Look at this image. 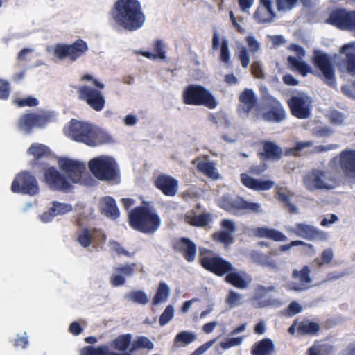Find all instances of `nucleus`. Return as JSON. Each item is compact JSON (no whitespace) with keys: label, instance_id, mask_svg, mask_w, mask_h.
<instances>
[{"label":"nucleus","instance_id":"nucleus-1","mask_svg":"<svg viewBox=\"0 0 355 355\" xmlns=\"http://www.w3.org/2000/svg\"><path fill=\"white\" fill-rule=\"evenodd\" d=\"M110 22L116 28L130 32L144 26L146 16L138 0H116L109 13Z\"/></svg>","mask_w":355,"mask_h":355},{"label":"nucleus","instance_id":"nucleus-2","mask_svg":"<svg viewBox=\"0 0 355 355\" xmlns=\"http://www.w3.org/2000/svg\"><path fill=\"white\" fill-rule=\"evenodd\" d=\"M65 135L75 141L89 147H96L114 142L112 136L94 124L72 119L64 128Z\"/></svg>","mask_w":355,"mask_h":355},{"label":"nucleus","instance_id":"nucleus-3","mask_svg":"<svg viewBox=\"0 0 355 355\" xmlns=\"http://www.w3.org/2000/svg\"><path fill=\"white\" fill-rule=\"evenodd\" d=\"M200 259L202 266L218 275H223L227 272L225 281L230 284L239 288L246 289L252 283L251 276L245 271L236 270L232 264L224 259L216 257L208 252L207 255H203L200 250Z\"/></svg>","mask_w":355,"mask_h":355},{"label":"nucleus","instance_id":"nucleus-4","mask_svg":"<svg viewBox=\"0 0 355 355\" xmlns=\"http://www.w3.org/2000/svg\"><path fill=\"white\" fill-rule=\"evenodd\" d=\"M129 223L136 230L146 234L155 232L161 225V218L154 209L143 206L132 209L128 214Z\"/></svg>","mask_w":355,"mask_h":355},{"label":"nucleus","instance_id":"nucleus-5","mask_svg":"<svg viewBox=\"0 0 355 355\" xmlns=\"http://www.w3.org/2000/svg\"><path fill=\"white\" fill-rule=\"evenodd\" d=\"M88 168L93 175L102 181L116 180L119 170L115 158L110 155H99L88 162Z\"/></svg>","mask_w":355,"mask_h":355},{"label":"nucleus","instance_id":"nucleus-6","mask_svg":"<svg viewBox=\"0 0 355 355\" xmlns=\"http://www.w3.org/2000/svg\"><path fill=\"white\" fill-rule=\"evenodd\" d=\"M302 183L310 191H329L337 185L336 179L331 171L319 168H313L306 173L303 177Z\"/></svg>","mask_w":355,"mask_h":355},{"label":"nucleus","instance_id":"nucleus-7","mask_svg":"<svg viewBox=\"0 0 355 355\" xmlns=\"http://www.w3.org/2000/svg\"><path fill=\"white\" fill-rule=\"evenodd\" d=\"M183 100L186 104L204 105L210 109H214L218 105V101L209 90L198 85H189L184 89Z\"/></svg>","mask_w":355,"mask_h":355},{"label":"nucleus","instance_id":"nucleus-8","mask_svg":"<svg viewBox=\"0 0 355 355\" xmlns=\"http://www.w3.org/2000/svg\"><path fill=\"white\" fill-rule=\"evenodd\" d=\"M46 50L48 53H53L55 57L61 60L69 58L71 62H74L87 51L88 46L85 42L82 40H77L72 44L58 43L55 45L47 46Z\"/></svg>","mask_w":355,"mask_h":355},{"label":"nucleus","instance_id":"nucleus-9","mask_svg":"<svg viewBox=\"0 0 355 355\" xmlns=\"http://www.w3.org/2000/svg\"><path fill=\"white\" fill-rule=\"evenodd\" d=\"M59 168L68 181L69 188L73 184L79 183L86 169L85 164L77 159L61 157L58 160Z\"/></svg>","mask_w":355,"mask_h":355},{"label":"nucleus","instance_id":"nucleus-10","mask_svg":"<svg viewBox=\"0 0 355 355\" xmlns=\"http://www.w3.org/2000/svg\"><path fill=\"white\" fill-rule=\"evenodd\" d=\"M11 191L14 193H23L31 196L38 193L39 187L35 178L26 171L19 173L15 178Z\"/></svg>","mask_w":355,"mask_h":355},{"label":"nucleus","instance_id":"nucleus-11","mask_svg":"<svg viewBox=\"0 0 355 355\" xmlns=\"http://www.w3.org/2000/svg\"><path fill=\"white\" fill-rule=\"evenodd\" d=\"M288 103L292 114L299 119H306L311 114L312 100L304 93H297L288 101Z\"/></svg>","mask_w":355,"mask_h":355},{"label":"nucleus","instance_id":"nucleus-12","mask_svg":"<svg viewBox=\"0 0 355 355\" xmlns=\"http://www.w3.org/2000/svg\"><path fill=\"white\" fill-rule=\"evenodd\" d=\"M78 98L96 111H101L105 104V99L101 92L87 85L77 87Z\"/></svg>","mask_w":355,"mask_h":355},{"label":"nucleus","instance_id":"nucleus-13","mask_svg":"<svg viewBox=\"0 0 355 355\" xmlns=\"http://www.w3.org/2000/svg\"><path fill=\"white\" fill-rule=\"evenodd\" d=\"M313 62L315 66L320 70L324 81L329 85L334 87V71L328 56L320 51H315Z\"/></svg>","mask_w":355,"mask_h":355},{"label":"nucleus","instance_id":"nucleus-14","mask_svg":"<svg viewBox=\"0 0 355 355\" xmlns=\"http://www.w3.org/2000/svg\"><path fill=\"white\" fill-rule=\"evenodd\" d=\"M136 271L135 263H124L114 266L110 277V284L114 286H121L125 283V277H130Z\"/></svg>","mask_w":355,"mask_h":355},{"label":"nucleus","instance_id":"nucleus-15","mask_svg":"<svg viewBox=\"0 0 355 355\" xmlns=\"http://www.w3.org/2000/svg\"><path fill=\"white\" fill-rule=\"evenodd\" d=\"M44 182L52 190H67L69 189L68 181L63 173L60 174L54 167L51 166L46 169L44 173Z\"/></svg>","mask_w":355,"mask_h":355},{"label":"nucleus","instance_id":"nucleus-16","mask_svg":"<svg viewBox=\"0 0 355 355\" xmlns=\"http://www.w3.org/2000/svg\"><path fill=\"white\" fill-rule=\"evenodd\" d=\"M310 270L305 266L302 270H294L292 273L293 281L288 283L286 287L292 291H301L309 288L311 279L309 276Z\"/></svg>","mask_w":355,"mask_h":355},{"label":"nucleus","instance_id":"nucleus-17","mask_svg":"<svg viewBox=\"0 0 355 355\" xmlns=\"http://www.w3.org/2000/svg\"><path fill=\"white\" fill-rule=\"evenodd\" d=\"M289 49L296 53L298 58L294 56L288 57V62L291 67L300 73L303 76L311 73V67L302 60V58L305 56V51L297 45H291Z\"/></svg>","mask_w":355,"mask_h":355},{"label":"nucleus","instance_id":"nucleus-18","mask_svg":"<svg viewBox=\"0 0 355 355\" xmlns=\"http://www.w3.org/2000/svg\"><path fill=\"white\" fill-rule=\"evenodd\" d=\"M272 0H259V6L254 13V19L260 24L270 23L276 17Z\"/></svg>","mask_w":355,"mask_h":355},{"label":"nucleus","instance_id":"nucleus-19","mask_svg":"<svg viewBox=\"0 0 355 355\" xmlns=\"http://www.w3.org/2000/svg\"><path fill=\"white\" fill-rule=\"evenodd\" d=\"M241 182L246 187L257 191H268L275 186V182L266 179H257L247 173L241 174Z\"/></svg>","mask_w":355,"mask_h":355},{"label":"nucleus","instance_id":"nucleus-20","mask_svg":"<svg viewBox=\"0 0 355 355\" xmlns=\"http://www.w3.org/2000/svg\"><path fill=\"white\" fill-rule=\"evenodd\" d=\"M155 185L168 196H174L178 189V181L166 174L159 175L155 180Z\"/></svg>","mask_w":355,"mask_h":355},{"label":"nucleus","instance_id":"nucleus-21","mask_svg":"<svg viewBox=\"0 0 355 355\" xmlns=\"http://www.w3.org/2000/svg\"><path fill=\"white\" fill-rule=\"evenodd\" d=\"M222 230L213 235L214 239L222 243L225 246H228L233 242V234L236 232V226L231 220L222 221Z\"/></svg>","mask_w":355,"mask_h":355},{"label":"nucleus","instance_id":"nucleus-22","mask_svg":"<svg viewBox=\"0 0 355 355\" xmlns=\"http://www.w3.org/2000/svg\"><path fill=\"white\" fill-rule=\"evenodd\" d=\"M350 12L345 10H334L329 15L327 21L338 28L349 29Z\"/></svg>","mask_w":355,"mask_h":355},{"label":"nucleus","instance_id":"nucleus-23","mask_svg":"<svg viewBox=\"0 0 355 355\" xmlns=\"http://www.w3.org/2000/svg\"><path fill=\"white\" fill-rule=\"evenodd\" d=\"M340 164L348 176L355 177V150H344L340 155Z\"/></svg>","mask_w":355,"mask_h":355},{"label":"nucleus","instance_id":"nucleus-24","mask_svg":"<svg viewBox=\"0 0 355 355\" xmlns=\"http://www.w3.org/2000/svg\"><path fill=\"white\" fill-rule=\"evenodd\" d=\"M99 209L102 214L112 219H116L119 216V211L114 200L111 197H105L99 202Z\"/></svg>","mask_w":355,"mask_h":355},{"label":"nucleus","instance_id":"nucleus-25","mask_svg":"<svg viewBox=\"0 0 355 355\" xmlns=\"http://www.w3.org/2000/svg\"><path fill=\"white\" fill-rule=\"evenodd\" d=\"M252 234L256 236L270 239L275 241H287V237L284 234L275 229L257 227L252 230Z\"/></svg>","mask_w":355,"mask_h":355},{"label":"nucleus","instance_id":"nucleus-26","mask_svg":"<svg viewBox=\"0 0 355 355\" xmlns=\"http://www.w3.org/2000/svg\"><path fill=\"white\" fill-rule=\"evenodd\" d=\"M196 164L197 168L203 173L205 175L213 180H217L220 175L216 168L214 163L209 162L207 159H197L193 161Z\"/></svg>","mask_w":355,"mask_h":355},{"label":"nucleus","instance_id":"nucleus-27","mask_svg":"<svg viewBox=\"0 0 355 355\" xmlns=\"http://www.w3.org/2000/svg\"><path fill=\"white\" fill-rule=\"evenodd\" d=\"M340 53L345 55L346 69L348 73H355V43L352 42L343 46Z\"/></svg>","mask_w":355,"mask_h":355},{"label":"nucleus","instance_id":"nucleus-28","mask_svg":"<svg viewBox=\"0 0 355 355\" xmlns=\"http://www.w3.org/2000/svg\"><path fill=\"white\" fill-rule=\"evenodd\" d=\"M286 117V112L279 101L274 100L271 110L263 115L264 120L279 122Z\"/></svg>","mask_w":355,"mask_h":355},{"label":"nucleus","instance_id":"nucleus-29","mask_svg":"<svg viewBox=\"0 0 355 355\" xmlns=\"http://www.w3.org/2000/svg\"><path fill=\"white\" fill-rule=\"evenodd\" d=\"M323 233L312 225L298 223L297 236L308 240H314L322 237Z\"/></svg>","mask_w":355,"mask_h":355},{"label":"nucleus","instance_id":"nucleus-30","mask_svg":"<svg viewBox=\"0 0 355 355\" xmlns=\"http://www.w3.org/2000/svg\"><path fill=\"white\" fill-rule=\"evenodd\" d=\"M176 248L183 252L188 261H192L196 256V247L195 244L187 239H182L176 244Z\"/></svg>","mask_w":355,"mask_h":355},{"label":"nucleus","instance_id":"nucleus-31","mask_svg":"<svg viewBox=\"0 0 355 355\" xmlns=\"http://www.w3.org/2000/svg\"><path fill=\"white\" fill-rule=\"evenodd\" d=\"M274 352V345L270 339H263L254 344L252 355H271Z\"/></svg>","mask_w":355,"mask_h":355},{"label":"nucleus","instance_id":"nucleus-32","mask_svg":"<svg viewBox=\"0 0 355 355\" xmlns=\"http://www.w3.org/2000/svg\"><path fill=\"white\" fill-rule=\"evenodd\" d=\"M243 110L248 114L256 105L257 99L251 89H245L239 96Z\"/></svg>","mask_w":355,"mask_h":355},{"label":"nucleus","instance_id":"nucleus-33","mask_svg":"<svg viewBox=\"0 0 355 355\" xmlns=\"http://www.w3.org/2000/svg\"><path fill=\"white\" fill-rule=\"evenodd\" d=\"M275 191L278 200L284 203L291 213H296L297 207L290 202V198L292 196L291 191L286 188L279 185L276 186Z\"/></svg>","mask_w":355,"mask_h":355},{"label":"nucleus","instance_id":"nucleus-34","mask_svg":"<svg viewBox=\"0 0 355 355\" xmlns=\"http://www.w3.org/2000/svg\"><path fill=\"white\" fill-rule=\"evenodd\" d=\"M211 219V216L209 214L193 215L192 213H189L187 214L185 217V220L187 223L197 227H204L207 225Z\"/></svg>","mask_w":355,"mask_h":355},{"label":"nucleus","instance_id":"nucleus-35","mask_svg":"<svg viewBox=\"0 0 355 355\" xmlns=\"http://www.w3.org/2000/svg\"><path fill=\"white\" fill-rule=\"evenodd\" d=\"M17 128L18 130L25 134H28L31 132L33 128L35 127L32 113L24 114L20 116L17 119Z\"/></svg>","mask_w":355,"mask_h":355},{"label":"nucleus","instance_id":"nucleus-36","mask_svg":"<svg viewBox=\"0 0 355 355\" xmlns=\"http://www.w3.org/2000/svg\"><path fill=\"white\" fill-rule=\"evenodd\" d=\"M131 340L132 336L130 334L121 335L112 341L111 346L119 351H130L132 344Z\"/></svg>","mask_w":355,"mask_h":355},{"label":"nucleus","instance_id":"nucleus-37","mask_svg":"<svg viewBox=\"0 0 355 355\" xmlns=\"http://www.w3.org/2000/svg\"><path fill=\"white\" fill-rule=\"evenodd\" d=\"M237 209L239 210H245L249 213L261 214L263 209L261 204L258 202H252L246 201L240 198L236 202Z\"/></svg>","mask_w":355,"mask_h":355},{"label":"nucleus","instance_id":"nucleus-38","mask_svg":"<svg viewBox=\"0 0 355 355\" xmlns=\"http://www.w3.org/2000/svg\"><path fill=\"white\" fill-rule=\"evenodd\" d=\"M97 231L88 229H82L77 234V241L79 244L87 248L92 243V240L95 238Z\"/></svg>","mask_w":355,"mask_h":355},{"label":"nucleus","instance_id":"nucleus-39","mask_svg":"<svg viewBox=\"0 0 355 355\" xmlns=\"http://www.w3.org/2000/svg\"><path fill=\"white\" fill-rule=\"evenodd\" d=\"M282 150L274 143L265 142L263 146V154L266 159L277 160L281 157Z\"/></svg>","mask_w":355,"mask_h":355},{"label":"nucleus","instance_id":"nucleus-40","mask_svg":"<svg viewBox=\"0 0 355 355\" xmlns=\"http://www.w3.org/2000/svg\"><path fill=\"white\" fill-rule=\"evenodd\" d=\"M170 291V288L167 284H166L164 282L160 283L158 286L157 293L153 300V304L157 305L159 304L166 302Z\"/></svg>","mask_w":355,"mask_h":355},{"label":"nucleus","instance_id":"nucleus-41","mask_svg":"<svg viewBox=\"0 0 355 355\" xmlns=\"http://www.w3.org/2000/svg\"><path fill=\"white\" fill-rule=\"evenodd\" d=\"M319 330L318 324L308 320L302 321L297 325V334L299 335H313Z\"/></svg>","mask_w":355,"mask_h":355},{"label":"nucleus","instance_id":"nucleus-42","mask_svg":"<svg viewBox=\"0 0 355 355\" xmlns=\"http://www.w3.org/2000/svg\"><path fill=\"white\" fill-rule=\"evenodd\" d=\"M51 211L53 212L55 216L68 214L73 210V206L69 203L53 201L50 205Z\"/></svg>","mask_w":355,"mask_h":355},{"label":"nucleus","instance_id":"nucleus-43","mask_svg":"<svg viewBox=\"0 0 355 355\" xmlns=\"http://www.w3.org/2000/svg\"><path fill=\"white\" fill-rule=\"evenodd\" d=\"M125 297L132 302L139 304H146L149 301L147 294L142 291H133L127 293Z\"/></svg>","mask_w":355,"mask_h":355},{"label":"nucleus","instance_id":"nucleus-44","mask_svg":"<svg viewBox=\"0 0 355 355\" xmlns=\"http://www.w3.org/2000/svg\"><path fill=\"white\" fill-rule=\"evenodd\" d=\"M110 353L109 347L107 345L88 346L80 351V355H109Z\"/></svg>","mask_w":355,"mask_h":355},{"label":"nucleus","instance_id":"nucleus-45","mask_svg":"<svg viewBox=\"0 0 355 355\" xmlns=\"http://www.w3.org/2000/svg\"><path fill=\"white\" fill-rule=\"evenodd\" d=\"M28 154L33 155L35 159L46 156L49 153V148L42 144H33L28 148Z\"/></svg>","mask_w":355,"mask_h":355},{"label":"nucleus","instance_id":"nucleus-46","mask_svg":"<svg viewBox=\"0 0 355 355\" xmlns=\"http://www.w3.org/2000/svg\"><path fill=\"white\" fill-rule=\"evenodd\" d=\"M34 125L37 128L44 127L53 118V114L47 112L32 113Z\"/></svg>","mask_w":355,"mask_h":355},{"label":"nucleus","instance_id":"nucleus-47","mask_svg":"<svg viewBox=\"0 0 355 355\" xmlns=\"http://www.w3.org/2000/svg\"><path fill=\"white\" fill-rule=\"evenodd\" d=\"M240 199V198H232L228 195L224 196L219 201V205L223 209L228 211H234L239 210L236 202Z\"/></svg>","mask_w":355,"mask_h":355},{"label":"nucleus","instance_id":"nucleus-48","mask_svg":"<svg viewBox=\"0 0 355 355\" xmlns=\"http://www.w3.org/2000/svg\"><path fill=\"white\" fill-rule=\"evenodd\" d=\"M154 348V344L148 338L142 336L138 338L132 344L130 352L137 350L138 349H147L151 350Z\"/></svg>","mask_w":355,"mask_h":355},{"label":"nucleus","instance_id":"nucleus-49","mask_svg":"<svg viewBox=\"0 0 355 355\" xmlns=\"http://www.w3.org/2000/svg\"><path fill=\"white\" fill-rule=\"evenodd\" d=\"M243 295L233 290H230L225 298V303L232 309L241 304Z\"/></svg>","mask_w":355,"mask_h":355},{"label":"nucleus","instance_id":"nucleus-50","mask_svg":"<svg viewBox=\"0 0 355 355\" xmlns=\"http://www.w3.org/2000/svg\"><path fill=\"white\" fill-rule=\"evenodd\" d=\"M108 246L111 252L114 253L116 255L119 257H130L132 254L125 249L120 243L114 241L110 240Z\"/></svg>","mask_w":355,"mask_h":355},{"label":"nucleus","instance_id":"nucleus-51","mask_svg":"<svg viewBox=\"0 0 355 355\" xmlns=\"http://www.w3.org/2000/svg\"><path fill=\"white\" fill-rule=\"evenodd\" d=\"M196 340V335L189 331H182L178 334L175 338V345L182 343L184 345H188Z\"/></svg>","mask_w":355,"mask_h":355},{"label":"nucleus","instance_id":"nucleus-52","mask_svg":"<svg viewBox=\"0 0 355 355\" xmlns=\"http://www.w3.org/2000/svg\"><path fill=\"white\" fill-rule=\"evenodd\" d=\"M245 41L248 45L249 51L251 53L255 54L261 51V44L252 34L247 35Z\"/></svg>","mask_w":355,"mask_h":355},{"label":"nucleus","instance_id":"nucleus-53","mask_svg":"<svg viewBox=\"0 0 355 355\" xmlns=\"http://www.w3.org/2000/svg\"><path fill=\"white\" fill-rule=\"evenodd\" d=\"M220 60L225 63L226 66H230V51L229 48V42L224 39L222 41L220 52Z\"/></svg>","mask_w":355,"mask_h":355},{"label":"nucleus","instance_id":"nucleus-54","mask_svg":"<svg viewBox=\"0 0 355 355\" xmlns=\"http://www.w3.org/2000/svg\"><path fill=\"white\" fill-rule=\"evenodd\" d=\"M334 252L331 249H326L323 251L321 258H316L314 262L318 263L319 266L329 263L334 258Z\"/></svg>","mask_w":355,"mask_h":355},{"label":"nucleus","instance_id":"nucleus-55","mask_svg":"<svg viewBox=\"0 0 355 355\" xmlns=\"http://www.w3.org/2000/svg\"><path fill=\"white\" fill-rule=\"evenodd\" d=\"M329 121L334 125H340L345 120L344 116L338 111L329 110L326 114Z\"/></svg>","mask_w":355,"mask_h":355},{"label":"nucleus","instance_id":"nucleus-56","mask_svg":"<svg viewBox=\"0 0 355 355\" xmlns=\"http://www.w3.org/2000/svg\"><path fill=\"white\" fill-rule=\"evenodd\" d=\"M297 3V0H276L277 8L280 11L290 10Z\"/></svg>","mask_w":355,"mask_h":355},{"label":"nucleus","instance_id":"nucleus-57","mask_svg":"<svg viewBox=\"0 0 355 355\" xmlns=\"http://www.w3.org/2000/svg\"><path fill=\"white\" fill-rule=\"evenodd\" d=\"M174 309L171 305H168L159 318V323L162 326L166 324L173 317Z\"/></svg>","mask_w":355,"mask_h":355},{"label":"nucleus","instance_id":"nucleus-58","mask_svg":"<svg viewBox=\"0 0 355 355\" xmlns=\"http://www.w3.org/2000/svg\"><path fill=\"white\" fill-rule=\"evenodd\" d=\"M238 58L241 61V65L243 68H246L248 67L250 62V58L248 55V52L246 47L241 46L239 49Z\"/></svg>","mask_w":355,"mask_h":355},{"label":"nucleus","instance_id":"nucleus-59","mask_svg":"<svg viewBox=\"0 0 355 355\" xmlns=\"http://www.w3.org/2000/svg\"><path fill=\"white\" fill-rule=\"evenodd\" d=\"M243 338L242 336L232 338L225 340L220 343L223 349L226 350L232 347L239 346L241 344Z\"/></svg>","mask_w":355,"mask_h":355},{"label":"nucleus","instance_id":"nucleus-60","mask_svg":"<svg viewBox=\"0 0 355 355\" xmlns=\"http://www.w3.org/2000/svg\"><path fill=\"white\" fill-rule=\"evenodd\" d=\"M12 102L18 107L35 106L38 103L36 98L32 97H28L22 99H15Z\"/></svg>","mask_w":355,"mask_h":355},{"label":"nucleus","instance_id":"nucleus-61","mask_svg":"<svg viewBox=\"0 0 355 355\" xmlns=\"http://www.w3.org/2000/svg\"><path fill=\"white\" fill-rule=\"evenodd\" d=\"M10 85L9 83L2 79H0V98L6 99L10 94Z\"/></svg>","mask_w":355,"mask_h":355},{"label":"nucleus","instance_id":"nucleus-62","mask_svg":"<svg viewBox=\"0 0 355 355\" xmlns=\"http://www.w3.org/2000/svg\"><path fill=\"white\" fill-rule=\"evenodd\" d=\"M254 1V0H237L241 11L244 13H249Z\"/></svg>","mask_w":355,"mask_h":355},{"label":"nucleus","instance_id":"nucleus-63","mask_svg":"<svg viewBox=\"0 0 355 355\" xmlns=\"http://www.w3.org/2000/svg\"><path fill=\"white\" fill-rule=\"evenodd\" d=\"M302 310V307L301 305L297 302L293 301L289 304L287 309V313L289 315H293L300 313Z\"/></svg>","mask_w":355,"mask_h":355},{"label":"nucleus","instance_id":"nucleus-64","mask_svg":"<svg viewBox=\"0 0 355 355\" xmlns=\"http://www.w3.org/2000/svg\"><path fill=\"white\" fill-rule=\"evenodd\" d=\"M34 53V49L32 48L23 49L17 55V59L21 61H26L31 58V55Z\"/></svg>","mask_w":355,"mask_h":355}]
</instances>
